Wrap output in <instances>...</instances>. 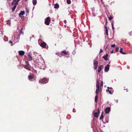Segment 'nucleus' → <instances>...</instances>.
Instances as JSON below:
<instances>
[{
	"label": "nucleus",
	"mask_w": 132,
	"mask_h": 132,
	"mask_svg": "<svg viewBox=\"0 0 132 132\" xmlns=\"http://www.w3.org/2000/svg\"><path fill=\"white\" fill-rule=\"evenodd\" d=\"M116 101L117 103L118 102V100H116Z\"/></svg>",
	"instance_id": "44"
},
{
	"label": "nucleus",
	"mask_w": 132,
	"mask_h": 132,
	"mask_svg": "<svg viewBox=\"0 0 132 132\" xmlns=\"http://www.w3.org/2000/svg\"><path fill=\"white\" fill-rule=\"evenodd\" d=\"M104 27H105V28H106V27H106V24L104 26Z\"/></svg>",
	"instance_id": "41"
},
{
	"label": "nucleus",
	"mask_w": 132,
	"mask_h": 132,
	"mask_svg": "<svg viewBox=\"0 0 132 132\" xmlns=\"http://www.w3.org/2000/svg\"><path fill=\"white\" fill-rule=\"evenodd\" d=\"M24 53V51H20L19 52V54L20 55L22 56L23 55Z\"/></svg>",
	"instance_id": "15"
},
{
	"label": "nucleus",
	"mask_w": 132,
	"mask_h": 132,
	"mask_svg": "<svg viewBox=\"0 0 132 132\" xmlns=\"http://www.w3.org/2000/svg\"><path fill=\"white\" fill-rule=\"evenodd\" d=\"M126 90H127V92H128L127 90V89H126Z\"/></svg>",
	"instance_id": "48"
},
{
	"label": "nucleus",
	"mask_w": 132,
	"mask_h": 132,
	"mask_svg": "<svg viewBox=\"0 0 132 132\" xmlns=\"http://www.w3.org/2000/svg\"><path fill=\"white\" fill-rule=\"evenodd\" d=\"M3 39L5 41H7L8 40V38L5 36H4Z\"/></svg>",
	"instance_id": "22"
},
{
	"label": "nucleus",
	"mask_w": 132,
	"mask_h": 132,
	"mask_svg": "<svg viewBox=\"0 0 132 132\" xmlns=\"http://www.w3.org/2000/svg\"><path fill=\"white\" fill-rule=\"evenodd\" d=\"M41 62H42V63L40 62H38V66L40 68L42 69H44L45 65L44 61L43 60H41Z\"/></svg>",
	"instance_id": "1"
},
{
	"label": "nucleus",
	"mask_w": 132,
	"mask_h": 132,
	"mask_svg": "<svg viewBox=\"0 0 132 132\" xmlns=\"http://www.w3.org/2000/svg\"><path fill=\"white\" fill-rule=\"evenodd\" d=\"M67 2L68 4H70L71 3L70 0H67Z\"/></svg>",
	"instance_id": "29"
},
{
	"label": "nucleus",
	"mask_w": 132,
	"mask_h": 132,
	"mask_svg": "<svg viewBox=\"0 0 132 132\" xmlns=\"http://www.w3.org/2000/svg\"><path fill=\"white\" fill-rule=\"evenodd\" d=\"M118 49H119V47H117L116 48V50L117 51H118Z\"/></svg>",
	"instance_id": "33"
},
{
	"label": "nucleus",
	"mask_w": 132,
	"mask_h": 132,
	"mask_svg": "<svg viewBox=\"0 0 132 132\" xmlns=\"http://www.w3.org/2000/svg\"><path fill=\"white\" fill-rule=\"evenodd\" d=\"M26 62L27 64V65H23V67L24 68L28 70H30V65L29 64L28 62L27 61H26Z\"/></svg>",
	"instance_id": "4"
},
{
	"label": "nucleus",
	"mask_w": 132,
	"mask_h": 132,
	"mask_svg": "<svg viewBox=\"0 0 132 132\" xmlns=\"http://www.w3.org/2000/svg\"><path fill=\"white\" fill-rule=\"evenodd\" d=\"M100 112V110H99V109H98V112H96L94 113V116L96 118H97L99 116V112Z\"/></svg>",
	"instance_id": "10"
},
{
	"label": "nucleus",
	"mask_w": 132,
	"mask_h": 132,
	"mask_svg": "<svg viewBox=\"0 0 132 132\" xmlns=\"http://www.w3.org/2000/svg\"><path fill=\"white\" fill-rule=\"evenodd\" d=\"M110 88L111 89V90L112 89V88L111 87Z\"/></svg>",
	"instance_id": "46"
},
{
	"label": "nucleus",
	"mask_w": 132,
	"mask_h": 132,
	"mask_svg": "<svg viewBox=\"0 0 132 132\" xmlns=\"http://www.w3.org/2000/svg\"><path fill=\"white\" fill-rule=\"evenodd\" d=\"M59 7V5L57 4H56L54 6V8L55 9H57Z\"/></svg>",
	"instance_id": "21"
},
{
	"label": "nucleus",
	"mask_w": 132,
	"mask_h": 132,
	"mask_svg": "<svg viewBox=\"0 0 132 132\" xmlns=\"http://www.w3.org/2000/svg\"><path fill=\"white\" fill-rule=\"evenodd\" d=\"M103 67V65H101L99 67H98V71L99 73H100Z\"/></svg>",
	"instance_id": "13"
},
{
	"label": "nucleus",
	"mask_w": 132,
	"mask_h": 132,
	"mask_svg": "<svg viewBox=\"0 0 132 132\" xmlns=\"http://www.w3.org/2000/svg\"><path fill=\"white\" fill-rule=\"evenodd\" d=\"M109 65L108 64L105 66L104 69L105 71L107 72L108 71L109 68Z\"/></svg>",
	"instance_id": "8"
},
{
	"label": "nucleus",
	"mask_w": 132,
	"mask_h": 132,
	"mask_svg": "<svg viewBox=\"0 0 132 132\" xmlns=\"http://www.w3.org/2000/svg\"><path fill=\"white\" fill-rule=\"evenodd\" d=\"M16 7V5H15L13 6V8H12V12L14 11L15 10Z\"/></svg>",
	"instance_id": "25"
},
{
	"label": "nucleus",
	"mask_w": 132,
	"mask_h": 132,
	"mask_svg": "<svg viewBox=\"0 0 132 132\" xmlns=\"http://www.w3.org/2000/svg\"><path fill=\"white\" fill-rule=\"evenodd\" d=\"M113 52H114L113 51H112L111 52V53H113Z\"/></svg>",
	"instance_id": "45"
},
{
	"label": "nucleus",
	"mask_w": 132,
	"mask_h": 132,
	"mask_svg": "<svg viewBox=\"0 0 132 132\" xmlns=\"http://www.w3.org/2000/svg\"><path fill=\"white\" fill-rule=\"evenodd\" d=\"M63 53L64 54L67 55V52L65 51L64 50L62 51Z\"/></svg>",
	"instance_id": "28"
},
{
	"label": "nucleus",
	"mask_w": 132,
	"mask_h": 132,
	"mask_svg": "<svg viewBox=\"0 0 132 132\" xmlns=\"http://www.w3.org/2000/svg\"><path fill=\"white\" fill-rule=\"evenodd\" d=\"M112 19V17H111V16H110V17L109 18V19L110 20H111Z\"/></svg>",
	"instance_id": "34"
},
{
	"label": "nucleus",
	"mask_w": 132,
	"mask_h": 132,
	"mask_svg": "<svg viewBox=\"0 0 132 132\" xmlns=\"http://www.w3.org/2000/svg\"><path fill=\"white\" fill-rule=\"evenodd\" d=\"M103 52V50L101 49H100V53H102Z\"/></svg>",
	"instance_id": "35"
},
{
	"label": "nucleus",
	"mask_w": 132,
	"mask_h": 132,
	"mask_svg": "<svg viewBox=\"0 0 132 132\" xmlns=\"http://www.w3.org/2000/svg\"><path fill=\"white\" fill-rule=\"evenodd\" d=\"M28 78L31 81H33L35 79V78L34 76L31 75H29Z\"/></svg>",
	"instance_id": "5"
},
{
	"label": "nucleus",
	"mask_w": 132,
	"mask_h": 132,
	"mask_svg": "<svg viewBox=\"0 0 132 132\" xmlns=\"http://www.w3.org/2000/svg\"><path fill=\"white\" fill-rule=\"evenodd\" d=\"M107 91H108L109 92V93L111 94H113V91H112L110 90L109 89H108L106 90Z\"/></svg>",
	"instance_id": "27"
},
{
	"label": "nucleus",
	"mask_w": 132,
	"mask_h": 132,
	"mask_svg": "<svg viewBox=\"0 0 132 132\" xmlns=\"http://www.w3.org/2000/svg\"><path fill=\"white\" fill-rule=\"evenodd\" d=\"M19 0H13V2L12 3V4H13V3L15 2V4L17 5L18 4V2L19 1Z\"/></svg>",
	"instance_id": "17"
},
{
	"label": "nucleus",
	"mask_w": 132,
	"mask_h": 132,
	"mask_svg": "<svg viewBox=\"0 0 132 132\" xmlns=\"http://www.w3.org/2000/svg\"><path fill=\"white\" fill-rule=\"evenodd\" d=\"M51 21V18L50 17L47 18L45 20V23L47 25L50 24Z\"/></svg>",
	"instance_id": "3"
},
{
	"label": "nucleus",
	"mask_w": 132,
	"mask_h": 132,
	"mask_svg": "<svg viewBox=\"0 0 132 132\" xmlns=\"http://www.w3.org/2000/svg\"><path fill=\"white\" fill-rule=\"evenodd\" d=\"M111 46L112 47H114L116 46V45L115 44H112L111 45Z\"/></svg>",
	"instance_id": "32"
},
{
	"label": "nucleus",
	"mask_w": 132,
	"mask_h": 132,
	"mask_svg": "<svg viewBox=\"0 0 132 132\" xmlns=\"http://www.w3.org/2000/svg\"><path fill=\"white\" fill-rule=\"evenodd\" d=\"M7 23L8 24H10V21L8 20L7 21Z\"/></svg>",
	"instance_id": "31"
},
{
	"label": "nucleus",
	"mask_w": 132,
	"mask_h": 132,
	"mask_svg": "<svg viewBox=\"0 0 132 132\" xmlns=\"http://www.w3.org/2000/svg\"><path fill=\"white\" fill-rule=\"evenodd\" d=\"M105 32L106 35H108V29L107 27H106L105 29Z\"/></svg>",
	"instance_id": "26"
},
{
	"label": "nucleus",
	"mask_w": 132,
	"mask_h": 132,
	"mask_svg": "<svg viewBox=\"0 0 132 132\" xmlns=\"http://www.w3.org/2000/svg\"><path fill=\"white\" fill-rule=\"evenodd\" d=\"M107 88L108 89H110V88L109 87H108Z\"/></svg>",
	"instance_id": "42"
},
{
	"label": "nucleus",
	"mask_w": 132,
	"mask_h": 132,
	"mask_svg": "<svg viewBox=\"0 0 132 132\" xmlns=\"http://www.w3.org/2000/svg\"><path fill=\"white\" fill-rule=\"evenodd\" d=\"M123 49L121 47L120 48V53L123 54H125L126 53H124L122 52Z\"/></svg>",
	"instance_id": "18"
},
{
	"label": "nucleus",
	"mask_w": 132,
	"mask_h": 132,
	"mask_svg": "<svg viewBox=\"0 0 132 132\" xmlns=\"http://www.w3.org/2000/svg\"><path fill=\"white\" fill-rule=\"evenodd\" d=\"M110 109L109 107L106 108L105 109V111L106 113H108L110 111Z\"/></svg>",
	"instance_id": "9"
},
{
	"label": "nucleus",
	"mask_w": 132,
	"mask_h": 132,
	"mask_svg": "<svg viewBox=\"0 0 132 132\" xmlns=\"http://www.w3.org/2000/svg\"><path fill=\"white\" fill-rule=\"evenodd\" d=\"M28 0H25L26 1H27Z\"/></svg>",
	"instance_id": "49"
},
{
	"label": "nucleus",
	"mask_w": 132,
	"mask_h": 132,
	"mask_svg": "<svg viewBox=\"0 0 132 132\" xmlns=\"http://www.w3.org/2000/svg\"><path fill=\"white\" fill-rule=\"evenodd\" d=\"M100 0L102 2V0Z\"/></svg>",
	"instance_id": "47"
},
{
	"label": "nucleus",
	"mask_w": 132,
	"mask_h": 132,
	"mask_svg": "<svg viewBox=\"0 0 132 132\" xmlns=\"http://www.w3.org/2000/svg\"><path fill=\"white\" fill-rule=\"evenodd\" d=\"M111 25H112V26H113V23H111Z\"/></svg>",
	"instance_id": "39"
},
{
	"label": "nucleus",
	"mask_w": 132,
	"mask_h": 132,
	"mask_svg": "<svg viewBox=\"0 0 132 132\" xmlns=\"http://www.w3.org/2000/svg\"><path fill=\"white\" fill-rule=\"evenodd\" d=\"M103 82L102 81V82H101V84H100V87H101L102 86H103Z\"/></svg>",
	"instance_id": "30"
},
{
	"label": "nucleus",
	"mask_w": 132,
	"mask_h": 132,
	"mask_svg": "<svg viewBox=\"0 0 132 132\" xmlns=\"http://www.w3.org/2000/svg\"><path fill=\"white\" fill-rule=\"evenodd\" d=\"M9 42L10 43H12V42L11 40H10L9 41Z\"/></svg>",
	"instance_id": "38"
},
{
	"label": "nucleus",
	"mask_w": 132,
	"mask_h": 132,
	"mask_svg": "<svg viewBox=\"0 0 132 132\" xmlns=\"http://www.w3.org/2000/svg\"><path fill=\"white\" fill-rule=\"evenodd\" d=\"M108 54H106L105 55H104L102 57L104 59V60L105 61H107L108 60Z\"/></svg>",
	"instance_id": "12"
},
{
	"label": "nucleus",
	"mask_w": 132,
	"mask_h": 132,
	"mask_svg": "<svg viewBox=\"0 0 132 132\" xmlns=\"http://www.w3.org/2000/svg\"><path fill=\"white\" fill-rule=\"evenodd\" d=\"M26 12L27 13H28L29 12V10H27V11H26Z\"/></svg>",
	"instance_id": "40"
},
{
	"label": "nucleus",
	"mask_w": 132,
	"mask_h": 132,
	"mask_svg": "<svg viewBox=\"0 0 132 132\" xmlns=\"http://www.w3.org/2000/svg\"><path fill=\"white\" fill-rule=\"evenodd\" d=\"M25 13L24 11H21L20 13L19 14V15L20 16L21 15H23Z\"/></svg>",
	"instance_id": "19"
},
{
	"label": "nucleus",
	"mask_w": 132,
	"mask_h": 132,
	"mask_svg": "<svg viewBox=\"0 0 132 132\" xmlns=\"http://www.w3.org/2000/svg\"><path fill=\"white\" fill-rule=\"evenodd\" d=\"M28 60L29 61H31L32 60V57L30 55H28Z\"/></svg>",
	"instance_id": "16"
},
{
	"label": "nucleus",
	"mask_w": 132,
	"mask_h": 132,
	"mask_svg": "<svg viewBox=\"0 0 132 132\" xmlns=\"http://www.w3.org/2000/svg\"><path fill=\"white\" fill-rule=\"evenodd\" d=\"M32 2L33 5H35L37 4V0H32Z\"/></svg>",
	"instance_id": "20"
},
{
	"label": "nucleus",
	"mask_w": 132,
	"mask_h": 132,
	"mask_svg": "<svg viewBox=\"0 0 132 132\" xmlns=\"http://www.w3.org/2000/svg\"><path fill=\"white\" fill-rule=\"evenodd\" d=\"M93 61L94 62V67L95 69V70L97 68L98 62L95 60H94Z\"/></svg>",
	"instance_id": "6"
},
{
	"label": "nucleus",
	"mask_w": 132,
	"mask_h": 132,
	"mask_svg": "<svg viewBox=\"0 0 132 132\" xmlns=\"http://www.w3.org/2000/svg\"><path fill=\"white\" fill-rule=\"evenodd\" d=\"M22 29H23V28L22 27L21 28V30H20V32H19L20 34L19 35L23 34V32L22 31Z\"/></svg>",
	"instance_id": "23"
},
{
	"label": "nucleus",
	"mask_w": 132,
	"mask_h": 132,
	"mask_svg": "<svg viewBox=\"0 0 132 132\" xmlns=\"http://www.w3.org/2000/svg\"><path fill=\"white\" fill-rule=\"evenodd\" d=\"M112 29L113 30H114V27L113 26H112Z\"/></svg>",
	"instance_id": "37"
},
{
	"label": "nucleus",
	"mask_w": 132,
	"mask_h": 132,
	"mask_svg": "<svg viewBox=\"0 0 132 132\" xmlns=\"http://www.w3.org/2000/svg\"><path fill=\"white\" fill-rule=\"evenodd\" d=\"M96 93H98V91H99V84L100 82L98 80H97L96 82Z\"/></svg>",
	"instance_id": "2"
},
{
	"label": "nucleus",
	"mask_w": 132,
	"mask_h": 132,
	"mask_svg": "<svg viewBox=\"0 0 132 132\" xmlns=\"http://www.w3.org/2000/svg\"><path fill=\"white\" fill-rule=\"evenodd\" d=\"M40 81L42 83L45 84L48 81L46 78H44L40 80Z\"/></svg>",
	"instance_id": "7"
},
{
	"label": "nucleus",
	"mask_w": 132,
	"mask_h": 132,
	"mask_svg": "<svg viewBox=\"0 0 132 132\" xmlns=\"http://www.w3.org/2000/svg\"><path fill=\"white\" fill-rule=\"evenodd\" d=\"M107 21L106 20V24H107Z\"/></svg>",
	"instance_id": "43"
},
{
	"label": "nucleus",
	"mask_w": 132,
	"mask_h": 132,
	"mask_svg": "<svg viewBox=\"0 0 132 132\" xmlns=\"http://www.w3.org/2000/svg\"><path fill=\"white\" fill-rule=\"evenodd\" d=\"M103 112H102L101 113V116L100 118V120H101V119H103L104 118V117L103 116Z\"/></svg>",
	"instance_id": "24"
},
{
	"label": "nucleus",
	"mask_w": 132,
	"mask_h": 132,
	"mask_svg": "<svg viewBox=\"0 0 132 132\" xmlns=\"http://www.w3.org/2000/svg\"><path fill=\"white\" fill-rule=\"evenodd\" d=\"M46 44L45 42L42 43L40 44V46L43 47H45L46 46Z\"/></svg>",
	"instance_id": "11"
},
{
	"label": "nucleus",
	"mask_w": 132,
	"mask_h": 132,
	"mask_svg": "<svg viewBox=\"0 0 132 132\" xmlns=\"http://www.w3.org/2000/svg\"><path fill=\"white\" fill-rule=\"evenodd\" d=\"M64 22L65 23H66L67 22L66 20H64Z\"/></svg>",
	"instance_id": "36"
},
{
	"label": "nucleus",
	"mask_w": 132,
	"mask_h": 132,
	"mask_svg": "<svg viewBox=\"0 0 132 132\" xmlns=\"http://www.w3.org/2000/svg\"><path fill=\"white\" fill-rule=\"evenodd\" d=\"M99 91H98V93H96V95L95 96V102L96 103L97 102V99H98V94L99 93Z\"/></svg>",
	"instance_id": "14"
}]
</instances>
